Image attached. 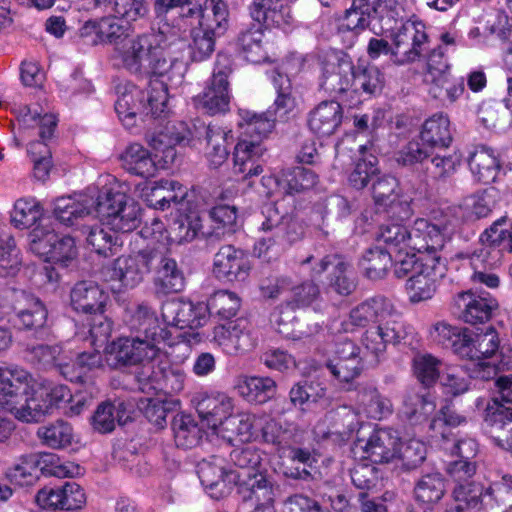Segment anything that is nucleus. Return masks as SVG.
<instances>
[{"label":"nucleus","instance_id":"obj_1","mask_svg":"<svg viewBox=\"0 0 512 512\" xmlns=\"http://www.w3.org/2000/svg\"><path fill=\"white\" fill-rule=\"evenodd\" d=\"M79 36L88 45H113L114 61L135 76L156 74L179 79L185 71L183 61L166 57L157 35L143 33L130 37L128 28L116 17L86 21L79 29Z\"/></svg>","mask_w":512,"mask_h":512},{"label":"nucleus","instance_id":"obj_2","mask_svg":"<svg viewBox=\"0 0 512 512\" xmlns=\"http://www.w3.org/2000/svg\"><path fill=\"white\" fill-rule=\"evenodd\" d=\"M53 215L65 226H73L89 215L106 218L114 229L131 232L140 224L137 202L119 190L105 189L97 196L79 195L56 199Z\"/></svg>","mask_w":512,"mask_h":512},{"label":"nucleus","instance_id":"obj_3","mask_svg":"<svg viewBox=\"0 0 512 512\" xmlns=\"http://www.w3.org/2000/svg\"><path fill=\"white\" fill-rule=\"evenodd\" d=\"M239 116V127L249 139H240L234 147V173L242 174L243 179L246 180L262 173L260 158L266 148L261 141L273 131L278 119L271 108L262 113L240 109Z\"/></svg>","mask_w":512,"mask_h":512},{"label":"nucleus","instance_id":"obj_4","mask_svg":"<svg viewBox=\"0 0 512 512\" xmlns=\"http://www.w3.org/2000/svg\"><path fill=\"white\" fill-rule=\"evenodd\" d=\"M261 229L271 235L259 239L254 245V254L270 262L292 244L300 241L305 233L302 223L289 214H282L274 204L263 209Z\"/></svg>","mask_w":512,"mask_h":512},{"label":"nucleus","instance_id":"obj_5","mask_svg":"<svg viewBox=\"0 0 512 512\" xmlns=\"http://www.w3.org/2000/svg\"><path fill=\"white\" fill-rule=\"evenodd\" d=\"M498 396L484 410V422L494 443L512 450V375L499 376L495 381Z\"/></svg>","mask_w":512,"mask_h":512},{"label":"nucleus","instance_id":"obj_6","mask_svg":"<svg viewBox=\"0 0 512 512\" xmlns=\"http://www.w3.org/2000/svg\"><path fill=\"white\" fill-rule=\"evenodd\" d=\"M153 247H145L131 255H122L104 266L101 276L106 282L118 283L119 288L132 289L152 272L158 256L152 255Z\"/></svg>","mask_w":512,"mask_h":512},{"label":"nucleus","instance_id":"obj_7","mask_svg":"<svg viewBox=\"0 0 512 512\" xmlns=\"http://www.w3.org/2000/svg\"><path fill=\"white\" fill-rule=\"evenodd\" d=\"M30 250L47 262L69 267L77 258L78 249L73 237L35 227L29 234Z\"/></svg>","mask_w":512,"mask_h":512},{"label":"nucleus","instance_id":"obj_8","mask_svg":"<svg viewBox=\"0 0 512 512\" xmlns=\"http://www.w3.org/2000/svg\"><path fill=\"white\" fill-rule=\"evenodd\" d=\"M13 314L11 322L19 329L31 332L36 338L47 339L50 328L47 325L48 311L40 299L23 290L13 291Z\"/></svg>","mask_w":512,"mask_h":512},{"label":"nucleus","instance_id":"obj_9","mask_svg":"<svg viewBox=\"0 0 512 512\" xmlns=\"http://www.w3.org/2000/svg\"><path fill=\"white\" fill-rule=\"evenodd\" d=\"M457 219L445 214L434 222L419 218L411 227V250L423 255H438L445 241L454 233Z\"/></svg>","mask_w":512,"mask_h":512},{"label":"nucleus","instance_id":"obj_10","mask_svg":"<svg viewBox=\"0 0 512 512\" xmlns=\"http://www.w3.org/2000/svg\"><path fill=\"white\" fill-rule=\"evenodd\" d=\"M479 240L481 248L475 256L487 266L499 265L505 253H512V219L500 217L482 232Z\"/></svg>","mask_w":512,"mask_h":512},{"label":"nucleus","instance_id":"obj_11","mask_svg":"<svg viewBox=\"0 0 512 512\" xmlns=\"http://www.w3.org/2000/svg\"><path fill=\"white\" fill-rule=\"evenodd\" d=\"M106 351L111 365L120 368L154 360L161 349L155 342L136 335L134 337H119L106 346Z\"/></svg>","mask_w":512,"mask_h":512},{"label":"nucleus","instance_id":"obj_12","mask_svg":"<svg viewBox=\"0 0 512 512\" xmlns=\"http://www.w3.org/2000/svg\"><path fill=\"white\" fill-rule=\"evenodd\" d=\"M427 45L425 25L408 21L393 34V62L399 65L415 62L426 55Z\"/></svg>","mask_w":512,"mask_h":512},{"label":"nucleus","instance_id":"obj_13","mask_svg":"<svg viewBox=\"0 0 512 512\" xmlns=\"http://www.w3.org/2000/svg\"><path fill=\"white\" fill-rule=\"evenodd\" d=\"M446 263L439 255H422V266L406 282L409 299L413 303L431 299L439 281L445 276Z\"/></svg>","mask_w":512,"mask_h":512},{"label":"nucleus","instance_id":"obj_14","mask_svg":"<svg viewBox=\"0 0 512 512\" xmlns=\"http://www.w3.org/2000/svg\"><path fill=\"white\" fill-rule=\"evenodd\" d=\"M354 64L344 52L327 53L321 61L319 86L330 94H343L352 87Z\"/></svg>","mask_w":512,"mask_h":512},{"label":"nucleus","instance_id":"obj_15","mask_svg":"<svg viewBox=\"0 0 512 512\" xmlns=\"http://www.w3.org/2000/svg\"><path fill=\"white\" fill-rule=\"evenodd\" d=\"M197 474L205 491L215 500L227 497L241 477L236 471L226 470L223 459L217 456L199 462Z\"/></svg>","mask_w":512,"mask_h":512},{"label":"nucleus","instance_id":"obj_16","mask_svg":"<svg viewBox=\"0 0 512 512\" xmlns=\"http://www.w3.org/2000/svg\"><path fill=\"white\" fill-rule=\"evenodd\" d=\"M497 308L496 299L477 295L470 290L457 293L450 306L451 313L457 319L471 325L488 322Z\"/></svg>","mask_w":512,"mask_h":512},{"label":"nucleus","instance_id":"obj_17","mask_svg":"<svg viewBox=\"0 0 512 512\" xmlns=\"http://www.w3.org/2000/svg\"><path fill=\"white\" fill-rule=\"evenodd\" d=\"M459 349L460 357L478 361L479 377L489 379L492 374H496L498 363L484 361L493 357L499 349L498 334L493 328L487 329L485 333L477 334L475 338L469 334L468 342Z\"/></svg>","mask_w":512,"mask_h":512},{"label":"nucleus","instance_id":"obj_18","mask_svg":"<svg viewBox=\"0 0 512 512\" xmlns=\"http://www.w3.org/2000/svg\"><path fill=\"white\" fill-rule=\"evenodd\" d=\"M231 69L217 67L201 94L196 98L197 105L209 115L225 113L229 110L230 90L228 77Z\"/></svg>","mask_w":512,"mask_h":512},{"label":"nucleus","instance_id":"obj_19","mask_svg":"<svg viewBox=\"0 0 512 512\" xmlns=\"http://www.w3.org/2000/svg\"><path fill=\"white\" fill-rule=\"evenodd\" d=\"M349 267V263L343 256L329 254L320 259L316 265L312 267V273L314 276H320L331 268L327 276V290L340 296H349L357 287V283Z\"/></svg>","mask_w":512,"mask_h":512},{"label":"nucleus","instance_id":"obj_20","mask_svg":"<svg viewBox=\"0 0 512 512\" xmlns=\"http://www.w3.org/2000/svg\"><path fill=\"white\" fill-rule=\"evenodd\" d=\"M245 479L237 483V492L243 502H252L256 506L273 508L280 487L267 471H256L245 475Z\"/></svg>","mask_w":512,"mask_h":512},{"label":"nucleus","instance_id":"obj_21","mask_svg":"<svg viewBox=\"0 0 512 512\" xmlns=\"http://www.w3.org/2000/svg\"><path fill=\"white\" fill-rule=\"evenodd\" d=\"M36 503L51 510H76L82 508L86 496L79 484L67 481L59 486H45L35 496Z\"/></svg>","mask_w":512,"mask_h":512},{"label":"nucleus","instance_id":"obj_22","mask_svg":"<svg viewBox=\"0 0 512 512\" xmlns=\"http://www.w3.org/2000/svg\"><path fill=\"white\" fill-rule=\"evenodd\" d=\"M249 256L232 245L222 246L214 255L213 274L221 281H245L250 273Z\"/></svg>","mask_w":512,"mask_h":512},{"label":"nucleus","instance_id":"obj_23","mask_svg":"<svg viewBox=\"0 0 512 512\" xmlns=\"http://www.w3.org/2000/svg\"><path fill=\"white\" fill-rule=\"evenodd\" d=\"M194 136L201 144L204 143L205 156L209 166L217 169L228 159V139H232L231 131H226L216 124L194 125Z\"/></svg>","mask_w":512,"mask_h":512},{"label":"nucleus","instance_id":"obj_24","mask_svg":"<svg viewBox=\"0 0 512 512\" xmlns=\"http://www.w3.org/2000/svg\"><path fill=\"white\" fill-rule=\"evenodd\" d=\"M435 408L428 395L410 391L404 396L398 416L408 433L422 432L430 424Z\"/></svg>","mask_w":512,"mask_h":512},{"label":"nucleus","instance_id":"obj_25","mask_svg":"<svg viewBox=\"0 0 512 512\" xmlns=\"http://www.w3.org/2000/svg\"><path fill=\"white\" fill-rule=\"evenodd\" d=\"M32 377L18 366L0 367V406L11 413L30 389Z\"/></svg>","mask_w":512,"mask_h":512},{"label":"nucleus","instance_id":"obj_26","mask_svg":"<svg viewBox=\"0 0 512 512\" xmlns=\"http://www.w3.org/2000/svg\"><path fill=\"white\" fill-rule=\"evenodd\" d=\"M249 10L252 20L262 24L264 29L276 27L288 31L295 24L291 6L286 0H254Z\"/></svg>","mask_w":512,"mask_h":512},{"label":"nucleus","instance_id":"obj_27","mask_svg":"<svg viewBox=\"0 0 512 512\" xmlns=\"http://www.w3.org/2000/svg\"><path fill=\"white\" fill-rule=\"evenodd\" d=\"M161 311L163 320L179 329H196L206 322L207 308L204 303L171 300L163 304Z\"/></svg>","mask_w":512,"mask_h":512},{"label":"nucleus","instance_id":"obj_28","mask_svg":"<svg viewBox=\"0 0 512 512\" xmlns=\"http://www.w3.org/2000/svg\"><path fill=\"white\" fill-rule=\"evenodd\" d=\"M124 321L127 327L159 346L167 339L168 332L159 325L155 312L146 304H137L125 310Z\"/></svg>","mask_w":512,"mask_h":512},{"label":"nucleus","instance_id":"obj_29","mask_svg":"<svg viewBox=\"0 0 512 512\" xmlns=\"http://www.w3.org/2000/svg\"><path fill=\"white\" fill-rule=\"evenodd\" d=\"M158 256V263L153 265L154 286L157 294L168 295L181 292L185 287V276L176 260L162 250L154 248L152 255Z\"/></svg>","mask_w":512,"mask_h":512},{"label":"nucleus","instance_id":"obj_30","mask_svg":"<svg viewBox=\"0 0 512 512\" xmlns=\"http://www.w3.org/2000/svg\"><path fill=\"white\" fill-rule=\"evenodd\" d=\"M196 411L207 428L216 430L232 414V400L223 393H199L193 398Z\"/></svg>","mask_w":512,"mask_h":512},{"label":"nucleus","instance_id":"obj_31","mask_svg":"<svg viewBox=\"0 0 512 512\" xmlns=\"http://www.w3.org/2000/svg\"><path fill=\"white\" fill-rule=\"evenodd\" d=\"M343 121V108L339 102L325 100L320 102L308 114L309 130L319 136L326 137L334 134Z\"/></svg>","mask_w":512,"mask_h":512},{"label":"nucleus","instance_id":"obj_32","mask_svg":"<svg viewBox=\"0 0 512 512\" xmlns=\"http://www.w3.org/2000/svg\"><path fill=\"white\" fill-rule=\"evenodd\" d=\"M399 438L390 429H377L361 447L364 457L372 463H388L398 453Z\"/></svg>","mask_w":512,"mask_h":512},{"label":"nucleus","instance_id":"obj_33","mask_svg":"<svg viewBox=\"0 0 512 512\" xmlns=\"http://www.w3.org/2000/svg\"><path fill=\"white\" fill-rule=\"evenodd\" d=\"M147 201L155 209L164 211L173 205L179 212H184L189 203L186 188L174 180L157 182Z\"/></svg>","mask_w":512,"mask_h":512},{"label":"nucleus","instance_id":"obj_34","mask_svg":"<svg viewBox=\"0 0 512 512\" xmlns=\"http://www.w3.org/2000/svg\"><path fill=\"white\" fill-rule=\"evenodd\" d=\"M317 175L308 168L294 167L285 170L278 178L262 177L263 185L275 183L279 192L285 195H294L312 188L317 183Z\"/></svg>","mask_w":512,"mask_h":512},{"label":"nucleus","instance_id":"obj_35","mask_svg":"<svg viewBox=\"0 0 512 512\" xmlns=\"http://www.w3.org/2000/svg\"><path fill=\"white\" fill-rule=\"evenodd\" d=\"M70 299L75 311L91 315L104 310L107 295L93 281H80L72 288Z\"/></svg>","mask_w":512,"mask_h":512},{"label":"nucleus","instance_id":"obj_36","mask_svg":"<svg viewBox=\"0 0 512 512\" xmlns=\"http://www.w3.org/2000/svg\"><path fill=\"white\" fill-rule=\"evenodd\" d=\"M264 27L259 22L244 25L236 39V45L245 59L251 63L258 64L267 59L264 49Z\"/></svg>","mask_w":512,"mask_h":512},{"label":"nucleus","instance_id":"obj_37","mask_svg":"<svg viewBox=\"0 0 512 512\" xmlns=\"http://www.w3.org/2000/svg\"><path fill=\"white\" fill-rule=\"evenodd\" d=\"M186 68V66L184 65ZM186 72V70L184 71ZM183 73L179 79H170L168 75H149L147 77L137 76L141 79H149L148 89L144 92V103L147 109V115L151 114L154 118L161 117L166 111L168 103V88L167 83L178 84L184 77Z\"/></svg>","mask_w":512,"mask_h":512},{"label":"nucleus","instance_id":"obj_38","mask_svg":"<svg viewBox=\"0 0 512 512\" xmlns=\"http://www.w3.org/2000/svg\"><path fill=\"white\" fill-rule=\"evenodd\" d=\"M270 78L277 93L270 108L278 121H286L297 106L291 80L287 74L282 73L278 68L271 71Z\"/></svg>","mask_w":512,"mask_h":512},{"label":"nucleus","instance_id":"obj_39","mask_svg":"<svg viewBox=\"0 0 512 512\" xmlns=\"http://www.w3.org/2000/svg\"><path fill=\"white\" fill-rule=\"evenodd\" d=\"M171 427L176 446L183 449L198 446L207 435L204 423L200 424L190 414L178 413L173 416Z\"/></svg>","mask_w":512,"mask_h":512},{"label":"nucleus","instance_id":"obj_40","mask_svg":"<svg viewBox=\"0 0 512 512\" xmlns=\"http://www.w3.org/2000/svg\"><path fill=\"white\" fill-rule=\"evenodd\" d=\"M119 93L120 95L115 102V111L123 125L131 128L136 123L138 113L143 112L147 114L144 103V91L133 84H127L124 86L123 91H119Z\"/></svg>","mask_w":512,"mask_h":512},{"label":"nucleus","instance_id":"obj_41","mask_svg":"<svg viewBox=\"0 0 512 512\" xmlns=\"http://www.w3.org/2000/svg\"><path fill=\"white\" fill-rule=\"evenodd\" d=\"M276 382L270 377L243 376L237 381L235 389L247 402L264 404L276 393Z\"/></svg>","mask_w":512,"mask_h":512},{"label":"nucleus","instance_id":"obj_42","mask_svg":"<svg viewBox=\"0 0 512 512\" xmlns=\"http://www.w3.org/2000/svg\"><path fill=\"white\" fill-rule=\"evenodd\" d=\"M229 10L224 0H206L198 15L197 28L216 37L224 35L229 25Z\"/></svg>","mask_w":512,"mask_h":512},{"label":"nucleus","instance_id":"obj_43","mask_svg":"<svg viewBox=\"0 0 512 512\" xmlns=\"http://www.w3.org/2000/svg\"><path fill=\"white\" fill-rule=\"evenodd\" d=\"M356 390L357 399L368 417L381 420L393 413L392 401L387 396L381 394L373 384H359Z\"/></svg>","mask_w":512,"mask_h":512},{"label":"nucleus","instance_id":"obj_44","mask_svg":"<svg viewBox=\"0 0 512 512\" xmlns=\"http://www.w3.org/2000/svg\"><path fill=\"white\" fill-rule=\"evenodd\" d=\"M123 168L130 174L149 178L155 175L157 165L151 153L141 144L128 145L121 154Z\"/></svg>","mask_w":512,"mask_h":512},{"label":"nucleus","instance_id":"obj_45","mask_svg":"<svg viewBox=\"0 0 512 512\" xmlns=\"http://www.w3.org/2000/svg\"><path fill=\"white\" fill-rule=\"evenodd\" d=\"M420 139L431 149L449 147L453 138L448 116L436 113L426 119L420 131Z\"/></svg>","mask_w":512,"mask_h":512},{"label":"nucleus","instance_id":"obj_46","mask_svg":"<svg viewBox=\"0 0 512 512\" xmlns=\"http://www.w3.org/2000/svg\"><path fill=\"white\" fill-rule=\"evenodd\" d=\"M47 392L40 385L29 390L17 407L11 413L19 420L25 422H38L46 414H50L49 402L46 401Z\"/></svg>","mask_w":512,"mask_h":512},{"label":"nucleus","instance_id":"obj_47","mask_svg":"<svg viewBox=\"0 0 512 512\" xmlns=\"http://www.w3.org/2000/svg\"><path fill=\"white\" fill-rule=\"evenodd\" d=\"M100 219L106 222V226L94 225L89 227L86 241L96 253L108 257L115 254L117 249L122 245L118 232H126L114 229L108 224L106 218Z\"/></svg>","mask_w":512,"mask_h":512},{"label":"nucleus","instance_id":"obj_48","mask_svg":"<svg viewBox=\"0 0 512 512\" xmlns=\"http://www.w3.org/2000/svg\"><path fill=\"white\" fill-rule=\"evenodd\" d=\"M468 165L471 172L484 184L494 181L500 169L494 151L486 146L477 147L469 153Z\"/></svg>","mask_w":512,"mask_h":512},{"label":"nucleus","instance_id":"obj_49","mask_svg":"<svg viewBox=\"0 0 512 512\" xmlns=\"http://www.w3.org/2000/svg\"><path fill=\"white\" fill-rule=\"evenodd\" d=\"M358 266L368 279H383L392 267V254L379 246L370 247L362 254Z\"/></svg>","mask_w":512,"mask_h":512},{"label":"nucleus","instance_id":"obj_50","mask_svg":"<svg viewBox=\"0 0 512 512\" xmlns=\"http://www.w3.org/2000/svg\"><path fill=\"white\" fill-rule=\"evenodd\" d=\"M384 74L374 65L358 63L354 65L351 91L363 92L367 95H377L384 87Z\"/></svg>","mask_w":512,"mask_h":512},{"label":"nucleus","instance_id":"obj_51","mask_svg":"<svg viewBox=\"0 0 512 512\" xmlns=\"http://www.w3.org/2000/svg\"><path fill=\"white\" fill-rule=\"evenodd\" d=\"M63 349L60 344L39 343L29 345L25 350L26 359L40 370L58 368L62 373L65 365L62 358Z\"/></svg>","mask_w":512,"mask_h":512},{"label":"nucleus","instance_id":"obj_52","mask_svg":"<svg viewBox=\"0 0 512 512\" xmlns=\"http://www.w3.org/2000/svg\"><path fill=\"white\" fill-rule=\"evenodd\" d=\"M377 13L378 7H376L374 2L370 0H353L351 7L345 12L344 22L341 27L343 30L359 34L369 28Z\"/></svg>","mask_w":512,"mask_h":512},{"label":"nucleus","instance_id":"obj_53","mask_svg":"<svg viewBox=\"0 0 512 512\" xmlns=\"http://www.w3.org/2000/svg\"><path fill=\"white\" fill-rule=\"evenodd\" d=\"M413 492L417 502L433 505L438 503L445 495L446 481L438 472L428 473L417 480Z\"/></svg>","mask_w":512,"mask_h":512},{"label":"nucleus","instance_id":"obj_54","mask_svg":"<svg viewBox=\"0 0 512 512\" xmlns=\"http://www.w3.org/2000/svg\"><path fill=\"white\" fill-rule=\"evenodd\" d=\"M304 432L291 426H283L280 422L270 419L262 427V438L265 443L272 444L278 450L286 446L300 444Z\"/></svg>","mask_w":512,"mask_h":512},{"label":"nucleus","instance_id":"obj_55","mask_svg":"<svg viewBox=\"0 0 512 512\" xmlns=\"http://www.w3.org/2000/svg\"><path fill=\"white\" fill-rule=\"evenodd\" d=\"M427 144L419 141H409L395 154V161L399 166L412 169L420 177L431 153Z\"/></svg>","mask_w":512,"mask_h":512},{"label":"nucleus","instance_id":"obj_56","mask_svg":"<svg viewBox=\"0 0 512 512\" xmlns=\"http://www.w3.org/2000/svg\"><path fill=\"white\" fill-rule=\"evenodd\" d=\"M138 407L145 418L155 425L163 429L167 425V416L169 413L176 412L180 407L179 400L173 399H157L145 398L139 401Z\"/></svg>","mask_w":512,"mask_h":512},{"label":"nucleus","instance_id":"obj_57","mask_svg":"<svg viewBox=\"0 0 512 512\" xmlns=\"http://www.w3.org/2000/svg\"><path fill=\"white\" fill-rule=\"evenodd\" d=\"M366 151L367 147L361 145L359 148L361 156L348 177L349 184L358 190L365 188L370 181L373 182L379 174L377 157L373 154H367Z\"/></svg>","mask_w":512,"mask_h":512},{"label":"nucleus","instance_id":"obj_58","mask_svg":"<svg viewBox=\"0 0 512 512\" xmlns=\"http://www.w3.org/2000/svg\"><path fill=\"white\" fill-rule=\"evenodd\" d=\"M102 366V355L98 348L80 353L73 366L65 364L62 375L71 382H85L87 374Z\"/></svg>","mask_w":512,"mask_h":512},{"label":"nucleus","instance_id":"obj_59","mask_svg":"<svg viewBox=\"0 0 512 512\" xmlns=\"http://www.w3.org/2000/svg\"><path fill=\"white\" fill-rule=\"evenodd\" d=\"M241 306L239 296L227 290L215 292L205 304L207 312L211 316H216L222 320H230L236 316Z\"/></svg>","mask_w":512,"mask_h":512},{"label":"nucleus","instance_id":"obj_60","mask_svg":"<svg viewBox=\"0 0 512 512\" xmlns=\"http://www.w3.org/2000/svg\"><path fill=\"white\" fill-rule=\"evenodd\" d=\"M37 435L46 446L52 449H63L72 444L74 431L70 423L57 420L39 427Z\"/></svg>","mask_w":512,"mask_h":512},{"label":"nucleus","instance_id":"obj_61","mask_svg":"<svg viewBox=\"0 0 512 512\" xmlns=\"http://www.w3.org/2000/svg\"><path fill=\"white\" fill-rule=\"evenodd\" d=\"M270 323L284 338L297 340L303 332L298 329L299 322L290 304H281L274 308L270 315Z\"/></svg>","mask_w":512,"mask_h":512},{"label":"nucleus","instance_id":"obj_62","mask_svg":"<svg viewBox=\"0 0 512 512\" xmlns=\"http://www.w3.org/2000/svg\"><path fill=\"white\" fill-rule=\"evenodd\" d=\"M431 336L446 349H451L460 356V347L468 342L469 330L452 326L446 322H438L433 326Z\"/></svg>","mask_w":512,"mask_h":512},{"label":"nucleus","instance_id":"obj_63","mask_svg":"<svg viewBox=\"0 0 512 512\" xmlns=\"http://www.w3.org/2000/svg\"><path fill=\"white\" fill-rule=\"evenodd\" d=\"M486 489L482 483L473 480L458 483L452 491V498L470 511L480 510L486 503Z\"/></svg>","mask_w":512,"mask_h":512},{"label":"nucleus","instance_id":"obj_64","mask_svg":"<svg viewBox=\"0 0 512 512\" xmlns=\"http://www.w3.org/2000/svg\"><path fill=\"white\" fill-rule=\"evenodd\" d=\"M411 228L401 223L387 222L382 224L377 234V240L390 248L391 254L397 250L411 249Z\"/></svg>","mask_w":512,"mask_h":512}]
</instances>
